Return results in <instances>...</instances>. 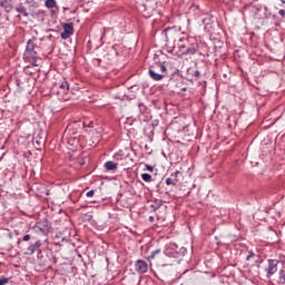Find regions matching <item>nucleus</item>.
<instances>
[{
    "instance_id": "obj_1",
    "label": "nucleus",
    "mask_w": 285,
    "mask_h": 285,
    "mask_svg": "<svg viewBox=\"0 0 285 285\" xmlns=\"http://www.w3.org/2000/svg\"><path fill=\"white\" fill-rule=\"evenodd\" d=\"M177 48L181 52L183 57H193L197 55V41L195 39L183 36L178 38Z\"/></svg>"
},
{
    "instance_id": "obj_2",
    "label": "nucleus",
    "mask_w": 285,
    "mask_h": 285,
    "mask_svg": "<svg viewBox=\"0 0 285 285\" xmlns=\"http://www.w3.org/2000/svg\"><path fill=\"white\" fill-rule=\"evenodd\" d=\"M62 28H63V32H61V35H60L61 39H63V40L70 39V37H72V35H75V24L72 22L63 23Z\"/></svg>"
},
{
    "instance_id": "obj_3",
    "label": "nucleus",
    "mask_w": 285,
    "mask_h": 285,
    "mask_svg": "<svg viewBox=\"0 0 285 285\" xmlns=\"http://www.w3.org/2000/svg\"><path fill=\"white\" fill-rule=\"evenodd\" d=\"M277 261L267 259V267L265 268L267 279H271V276L277 273Z\"/></svg>"
},
{
    "instance_id": "obj_4",
    "label": "nucleus",
    "mask_w": 285,
    "mask_h": 285,
    "mask_svg": "<svg viewBox=\"0 0 285 285\" xmlns=\"http://www.w3.org/2000/svg\"><path fill=\"white\" fill-rule=\"evenodd\" d=\"M135 271L138 275H146L148 273V263L144 259H137L135 262Z\"/></svg>"
},
{
    "instance_id": "obj_5",
    "label": "nucleus",
    "mask_w": 285,
    "mask_h": 285,
    "mask_svg": "<svg viewBox=\"0 0 285 285\" xmlns=\"http://www.w3.org/2000/svg\"><path fill=\"white\" fill-rule=\"evenodd\" d=\"M23 59L28 63H31V66H33V67L39 66L37 63V51H24Z\"/></svg>"
},
{
    "instance_id": "obj_6",
    "label": "nucleus",
    "mask_w": 285,
    "mask_h": 285,
    "mask_svg": "<svg viewBox=\"0 0 285 285\" xmlns=\"http://www.w3.org/2000/svg\"><path fill=\"white\" fill-rule=\"evenodd\" d=\"M72 91L69 89H59L57 91L58 99L60 101H70V97H72Z\"/></svg>"
},
{
    "instance_id": "obj_7",
    "label": "nucleus",
    "mask_w": 285,
    "mask_h": 285,
    "mask_svg": "<svg viewBox=\"0 0 285 285\" xmlns=\"http://www.w3.org/2000/svg\"><path fill=\"white\" fill-rule=\"evenodd\" d=\"M35 229L37 230V233H41L42 235H48V233H50V225L46 220L39 222L37 223Z\"/></svg>"
},
{
    "instance_id": "obj_8",
    "label": "nucleus",
    "mask_w": 285,
    "mask_h": 285,
    "mask_svg": "<svg viewBox=\"0 0 285 285\" xmlns=\"http://www.w3.org/2000/svg\"><path fill=\"white\" fill-rule=\"evenodd\" d=\"M45 6H46V8L51 10V12L53 14H58L59 13V7L57 6V1H55V0H46Z\"/></svg>"
},
{
    "instance_id": "obj_9",
    "label": "nucleus",
    "mask_w": 285,
    "mask_h": 285,
    "mask_svg": "<svg viewBox=\"0 0 285 285\" xmlns=\"http://www.w3.org/2000/svg\"><path fill=\"white\" fill-rule=\"evenodd\" d=\"M38 248H41V240H37L36 243L30 244L27 248V255H35Z\"/></svg>"
},
{
    "instance_id": "obj_10",
    "label": "nucleus",
    "mask_w": 285,
    "mask_h": 285,
    "mask_svg": "<svg viewBox=\"0 0 285 285\" xmlns=\"http://www.w3.org/2000/svg\"><path fill=\"white\" fill-rule=\"evenodd\" d=\"M145 12H147L148 17H150V14H153V12H155V4L149 1L146 0L145 3L142 4Z\"/></svg>"
},
{
    "instance_id": "obj_11",
    "label": "nucleus",
    "mask_w": 285,
    "mask_h": 285,
    "mask_svg": "<svg viewBox=\"0 0 285 285\" xmlns=\"http://www.w3.org/2000/svg\"><path fill=\"white\" fill-rule=\"evenodd\" d=\"M161 35L166 42L170 41L169 37H173L175 35V28H166L161 31Z\"/></svg>"
},
{
    "instance_id": "obj_12",
    "label": "nucleus",
    "mask_w": 285,
    "mask_h": 285,
    "mask_svg": "<svg viewBox=\"0 0 285 285\" xmlns=\"http://www.w3.org/2000/svg\"><path fill=\"white\" fill-rule=\"evenodd\" d=\"M0 8H3L6 12H11L12 11V0H2L0 1Z\"/></svg>"
},
{
    "instance_id": "obj_13",
    "label": "nucleus",
    "mask_w": 285,
    "mask_h": 285,
    "mask_svg": "<svg viewBox=\"0 0 285 285\" xmlns=\"http://www.w3.org/2000/svg\"><path fill=\"white\" fill-rule=\"evenodd\" d=\"M35 41H37V37H33L32 39L27 41V46H26L24 52H32V51H35Z\"/></svg>"
},
{
    "instance_id": "obj_14",
    "label": "nucleus",
    "mask_w": 285,
    "mask_h": 285,
    "mask_svg": "<svg viewBox=\"0 0 285 285\" xmlns=\"http://www.w3.org/2000/svg\"><path fill=\"white\" fill-rule=\"evenodd\" d=\"M148 73L150 79H154V81H161V79H164V75L155 72L153 69H149Z\"/></svg>"
},
{
    "instance_id": "obj_15",
    "label": "nucleus",
    "mask_w": 285,
    "mask_h": 285,
    "mask_svg": "<svg viewBox=\"0 0 285 285\" xmlns=\"http://www.w3.org/2000/svg\"><path fill=\"white\" fill-rule=\"evenodd\" d=\"M277 283L285 285V269H281L277 276Z\"/></svg>"
},
{
    "instance_id": "obj_16",
    "label": "nucleus",
    "mask_w": 285,
    "mask_h": 285,
    "mask_svg": "<svg viewBox=\"0 0 285 285\" xmlns=\"http://www.w3.org/2000/svg\"><path fill=\"white\" fill-rule=\"evenodd\" d=\"M106 170H117V164L112 163V160H109L105 163Z\"/></svg>"
},
{
    "instance_id": "obj_17",
    "label": "nucleus",
    "mask_w": 285,
    "mask_h": 285,
    "mask_svg": "<svg viewBox=\"0 0 285 285\" xmlns=\"http://www.w3.org/2000/svg\"><path fill=\"white\" fill-rule=\"evenodd\" d=\"M16 11L19 12V14H22L23 17H28V10H26V7L23 6L17 7Z\"/></svg>"
},
{
    "instance_id": "obj_18",
    "label": "nucleus",
    "mask_w": 285,
    "mask_h": 285,
    "mask_svg": "<svg viewBox=\"0 0 285 285\" xmlns=\"http://www.w3.org/2000/svg\"><path fill=\"white\" fill-rule=\"evenodd\" d=\"M159 253H161V249H159V248L151 252V254L147 257V261L151 262V259H155V257H157V255H159Z\"/></svg>"
},
{
    "instance_id": "obj_19",
    "label": "nucleus",
    "mask_w": 285,
    "mask_h": 285,
    "mask_svg": "<svg viewBox=\"0 0 285 285\" xmlns=\"http://www.w3.org/2000/svg\"><path fill=\"white\" fill-rule=\"evenodd\" d=\"M141 179L142 181L150 183L153 181V176L150 174L145 173V174H141Z\"/></svg>"
},
{
    "instance_id": "obj_20",
    "label": "nucleus",
    "mask_w": 285,
    "mask_h": 285,
    "mask_svg": "<svg viewBox=\"0 0 285 285\" xmlns=\"http://www.w3.org/2000/svg\"><path fill=\"white\" fill-rule=\"evenodd\" d=\"M69 88L70 83L66 80L59 85V90H68Z\"/></svg>"
},
{
    "instance_id": "obj_21",
    "label": "nucleus",
    "mask_w": 285,
    "mask_h": 285,
    "mask_svg": "<svg viewBox=\"0 0 285 285\" xmlns=\"http://www.w3.org/2000/svg\"><path fill=\"white\" fill-rule=\"evenodd\" d=\"M277 265L279 266V264H282V266H285V256L284 255H279L278 258L276 259Z\"/></svg>"
},
{
    "instance_id": "obj_22",
    "label": "nucleus",
    "mask_w": 285,
    "mask_h": 285,
    "mask_svg": "<svg viewBox=\"0 0 285 285\" xmlns=\"http://www.w3.org/2000/svg\"><path fill=\"white\" fill-rule=\"evenodd\" d=\"M166 185L167 186H177V181H175V179L173 180V178H166Z\"/></svg>"
},
{
    "instance_id": "obj_23",
    "label": "nucleus",
    "mask_w": 285,
    "mask_h": 285,
    "mask_svg": "<svg viewBox=\"0 0 285 285\" xmlns=\"http://www.w3.org/2000/svg\"><path fill=\"white\" fill-rule=\"evenodd\" d=\"M186 253H187V249H186V247H180L179 248V250H178V255H186Z\"/></svg>"
},
{
    "instance_id": "obj_24",
    "label": "nucleus",
    "mask_w": 285,
    "mask_h": 285,
    "mask_svg": "<svg viewBox=\"0 0 285 285\" xmlns=\"http://www.w3.org/2000/svg\"><path fill=\"white\" fill-rule=\"evenodd\" d=\"M179 170H176L174 174H171V177H174V180L175 181H179L178 179H177V177H179Z\"/></svg>"
},
{
    "instance_id": "obj_25",
    "label": "nucleus",
    "mask_w": 285,
    "mask_h": 285,
    "mask_svg": "<svg viewBox=\"0 0 285 285\" xmlns=\"http://www.w3.org/2000/svg\"><path fill=\"white\" fill-rule=\"evenodd\" d=\"M30 239H32V236H30V234H27L22 237V242H30Z\"/></svg>"
},
{
    "instance_id": "obj_26",
    "label": "nucleus",
    "mask_w": 285,
    "mask_h": 285,
    "mask_svg": "<svg viewBox=\"0 0 285 285\" xmlns=\"http://www.w3.org/2000/svg\"><path fill=\"white\" fill-rule=\"evenodd\" d=\"M8 282H10V279L7 277L0 278V285H6Z\"/></svg>"
},
{
    "instance_id": "obj_27",
    "label": "nucleus",
    "mask_w": 285,
    "mask_h": 285,
    "mask_svg": "<svg viewBox=\"0 0 285 285\" xmlns=\"http://www.w3.org/2000/svg\"><path fill=\"white\" fill-rule=\"evenodd\" d=\"M193 77H196V79H199L202 77V72L199 70L194 71Z\"/></svg>"
},
{
    "instance_id": "obj_28",
    "label": "nucleus",
    "mask_w": 285,
    "mask_h": 285,
    "mask_svg": "<svg viewBox=\"0 0 285 285\" xmlns=\"http://www.w3.org/2000/svg\"><path fill=\"white\" fill-rule=\"evenodd\" d=\"M164 254H165L167 257H175V255H171V254H170V249H169V248L165 249Z\"/></svg>"
},
{
    "instance_id": "obj_29",
    "label": "nucleus",
    "mask_w": 285,
    "mask_h": 285,
    "mask_svg": "<svg viewBox=\"0 0 285 285\" xmlns=\"http://www.w3.org/2000/svg\"><path fill=\"white\" fill-rule=\"evenodd\" d=\"M252 257H255V253L249 252L247 257H246V261L249 262Z\"/></svg>"
},
{
    "instance_id": "obj_30",
    "label": "nucleus",
    "mask_w": 285,
    "mask_h": 285,
    "mask_svg": "<svg viewBox=\"0 0 285 285\" xmlns=\"http://www.w3.org/2000/svg\"><path fill=\"white\" fill-rule=\"evenodd\" d=\"M110 29H104L101 39H106V35L109 32Z\"/></svg>"
},
{
    "instance_id": "obj_31",
    "label": "nucleus",
    "mask_w": 285,
    "mask_h": 285,
    "mask_svg": "<svg viewBox=\"0 0 285 285\" xmlns=\"http://www.w3.org/2000/svg\"><path fill=\"white\" fill-rule=\"evenodd\" d=\"M86 195H87V197H95V190L91 189Z\"/></svg>"
},
{
    "instance_id": "obj_32",
    "label": "nucleus",
    "mask_w": 285,
    "mask_h": 285,
    "mask_svg": "<svg viewBox=\"0 0 285 285\" xmlns=\"http://www.w3.org/2000/svg\"><path fill=\"white\" fill-rule=\"evenodd\" d=\"M160 70H161V72H167V68H166V66H164V65H160Z\"/></svg>"
},
{
    "instance_id": "obj_33",
    "label": "nucleus",
    "mask_w": 285,
    "mask_h": 285,
    "mask_svg": "<svg viewBox=\"0 0 285 285\" xmlns=\"http://www.w3.org/2000/svg\"><path fill=\"white\" fill-rule=\"evenodd\" d=\"M146 168L149 170V173H153V170H155V168L150 165H146Z\"/></svg>"
},
{
    "instance_id": "obj_34",
    "label": "nucleus",
    "mask_w": 285,
    "mask_h": 285,
    "mask_svg": "<svg viewBox=\"0 0 285 285\" xmlns=\"http://www.w3.org/2000/svg\"><path fill=\"white\" fill-rule=\"evenodd\" d=\"M278 14H279L281 17H285V10H284V9H281V10L278 11Z\"/></svg>"
},
{
    "instance_id": "obj_35",
    "label": "nucleus",
    "mask_w": 285,
    "mask_h": 285,
    "mask_svg": "<svg viewBox=\"0 0 285 285\" xmlns=\"http://www.w3.org/2000/svg\"><path fill=\"white\" fill-rule=\"evenodd\" d=\"M115 157H116L117 159H121V155H120V154H116Z\"/></svg>"
},
{
    "instance_id": "obj_36",
    "label": "nucleus",
    "mask_w": 285,
    "mask_h": 285,
    "mask_svg": "<svg viewBox=\"0 0 285 285\" xmlns=\"http://www.w3.org/2000/svg\"><path fill=\"white\" fill-rule=\"evenodd\" d=\"M149 222H155V217L150 216Z\"/></svg>"
},
{
    "instance_id": "obj_37",
    "label": "nucleus",
    "mask_w": 285,
    "mask_h": 285,
    "mask_svg": "<svg viewBox=\"0 0 285 285\" xmlns=\"http://www.w3.org/2000/svg\"><path fill=\"white\" fill-rule=\"evenodd\" d=\"M16 19H21V14H18V16L16 17Z\"/></svg>"
},
{
    "instance_id": "obj_38",
    "label": "nucleus",
    "mask_w": 285,
    "mask_h": 285,
    "mask_svg": "<svg viewBox=\"0 0 285 285\" xmlns=\"http://www.w3.org/2000/svg\"><path fill=\"white\" fill-rule=\"evenodd\" d=\"M17 244H18V246H19V244H21V239H18Z\"/></svg>"
},
{
    "instance_id": "obj_39",
    "label": "nucleus",
    "mask_w": 285,
    "mask_h": 285,
    "mask_svg": "<svg viewBox=\"0 0 285 285\" xmlns=\"http://www.w3.org/2000/svg\"><path fill=\"white\" fill-rule=\"evenodd\" d=\"M10 239H12V234H9Z\"/></svg>"
},
{
    "instance_id": "obj_40",
    "label": "nucleus",
    "mask_w": 285,
    "mask_h": 285,
    "mask_svg": "<svg viewBox=\"0 0 285 285\" xmlns=\"http://www.w3.org/2000/svg\"><path fill=\"white\" fill-rule=\"evenodd\" d=\"M282 3H285V0H281Z\"/></svg>"
},
{
    "instance_id": "obj_41",
    "label": "nucleus",
    "mask_w": 285,
    "mask_h": 285,
    "mask_svg": "<svg viewBox=\"0 0 285 285\" xmlns=\"http://www.w3.org/2000/svg\"><path fill=\"white\" fill-rule=\"evenodd\" d=\"M63 10L66 11V10H68V8L63 7Z\"/></svg>"
},
{
    "instance_id": "obj_42",
    "label": "nucleus",
    "mask_w": 285,
    "mask_h": 285,
    "mask_svg": "<svg viewBox=\"0 0 285 285\" xmlns=\"http://www.w3.org/2000/svg\"><path fill=\"white\" fill-rule=\"evenodd\" d=\"M48 39H52V36H49Z\"/></svg>"
}]
</instances>
